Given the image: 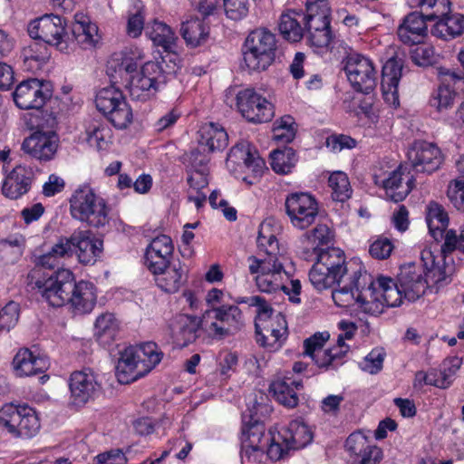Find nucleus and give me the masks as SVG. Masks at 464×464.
<instances>
[{
	"label": "nucleus",
	"mask_w": 464,
	"mask_h": 464,
	"mask_svg": "<svg viewBox=\"0 0 464 464\" xmlns=\"http://www.w3.org/2000/svg\"><path fill=\"white\" fill-rule=\"evenodd\" d=\"M202 325L210 335L222 339L236 334L243 328L244 316L237 305L223 304L207 311Z\"/></svg>",
	"instance_id": "obj_13"
},
{
	"label": "nucleus",
	"mask_w": 464,
	"mask_h": 464,
	"mask_svg": "<svg viewBox=\"0 0 464 464\" xmlns=\"http://www.w3.org/2000/svg\"><path fill=\"white\" fill-rule=\"evenodd\" d=\"M317 261L325 266V271L336 284H340L345 277L357 284L359 280L366 283L370 279V275L363 270L362 264L357 260L346 262L343 252L339 248L321 251Z\"/></svg>",
	"instance_id": "obj_14"
},
{
	"label": "nucleus",
	"mask_w": 464,
	"mask_h": 464,
	"mask_svg": "<svg viewBox=\"0 0 464 464\" xmlns=\"http://www.w3.org/2000/svg\"><path fill=\"white\" fill-rule=\"evenodd\" d=\"M188 160L190 169L188 176V191H202L208 185V167L209 158L198 150H192L189 153Z\"/></svg>",
	"instance_id": "obj_34"
},
{
	"label": "nucleus",
	"mask_w": 464,
	"mask_h": 464,
	"mask_svg": "<svg viewBox=\"0 0 464 464\" xmlns=\"http://www.w3.org/2000/svg\"><path fill=\"white\" fill-rule=\"evenodd\" d=\"M407 158L416 172L431 174L437 171L443 156L440 148L425 140H416L408 149Z\"/></svg>",
	"instance_id": "obj_21"
},
{
	"label": "nucleus",
	"mask_w": 464,
	"mask_h": 464,
	"mask_svg": "<svg viewBox=\"0 0 464 464\" xmlns=\"http://www.w3.org/2000/svg\"><path fill=\"white\" fill-rule=\"evenodd\" d=\"M345 448L352 457L350 464H380L383 457L381 448L372 444L361 431L350 434Z\"/></svg>",
	"instance_id": "obj_25"
},
{
	"label": "nucleus",
	"mask_w": 464,
	"mask_h": 464,
	"mask_svg": "<svg viewBox=\"0 0 464 464\" xmlns=\"http://www.w3.org/2000/svg\"><path fill=\"white\" fill-rule=\"evenodd\" d=\"M302 387V382L292 377H278L270 384V392L279 403L293 408L298 403L296 391Z\"/></svg>",
	"instance_id": "obj_38"
},
{
	"label": "nucleus",
	"mask_w": 464,
	"mask_h": 464,
	"mask_svg": "<svg viewBox=\"0 0 464 464\" xmlns=\"http://www.w3.org/2000/svg\"><path fill=\"white\" fill-rule=\"evenodd\" d=\"M50 109L49 116H59L60 114H76L81 107L80 100L73 102L69 95L53 97L47 99Z\"/></svg>",
	"instance_id": "obj_54"
},
{
	"label": "nucleus",
	"mask_w": 464,
	"mask_h": 464,
	"mask_svg": "<svg viewBox=\"0 0 464 464\" xmlns=\"http://www.w3.org/2000/svg\"><path fill=\"white\" fill-rule=\"evenodd\" d=\"M270 159L273 170L279 174L290 173L298 160L296 152L290 147L273 150Z\"/></svg>",
	"instance_id": "obj_50"
},
{
	"label": "nucleus",
	"mask_w": 464,
	"mask_h": 464,
	"mask_svg": "<svg viewBox=\"0 0 464 464\" xmlns=\"http://www.w3.org/2000/svg\"><path fill=\"white\" fill-rule=\"evenodd\" d=\"M87 141L90 146L95 148L98 151L107 150L111 142V131L108 124L101 122L94 119L86 130Z\"/></svg>",
	"instance_id": "obj_46"
},
{
	"label": "nucleus",
	"mask_w": 464,
	"mask_h": 464,
	"mask_svg": "<svg viewBox=\"0 0 464 464\" xmlns=\"http://www.w3.org/2000/svg\"><path fill=\"white\" fill-rule=\"evenodd\" d=\"M25 125L32 133L23 140L22 151L40 162L53 160L60 143L56 118H29Z\"/></svg>",
	"instance_id": "obj_7"
},
{
	"label": "nucleus",
	"mask_w": 464,
	"mask_h": 464,
	"mask_svg": "<svg viewBox=\"0 0 464 464\" xmlns=\"http://www.w3.org/2000/svg\"><path fill=\"white\" fill-rule=\"evenodd\" d=\"M455 95L453 91H450L446 87H439L430 100V104L436 108L438 112L441 113L444 110L452 106Z\"/></svg>",
	"instance_id": "obj_64"
},
{
	"label": "nucleus",
	"mask_w": 464,
	"mask_h": 464,
	"mask_svg": "<svg viewBox=\"0 0 464 464\" xmlns=\"http://www.w3.org/2000/svg\"><path fill=\"white\" fill-rule=\"evenodd\" d=\"M200 321L196 316L178 314L169 324V334L173 343L179 346H186L197 337Z\"/></svg>",
	"instance_id": "obj_33"
},
{
	"label": "nucleus",
	"mask_w": 464,
	"mask_h": 464,
	"mask_svg": "<svg viewBox=\"0 0 464 464\" xmlns=\"http://www.w3.org/2000/svg\"><path fill=\"white\" fill-rule=\"evenodd\" d=\"M97 301V292L94 285L89 281L81 280L72 283V290L67 301L74 314H90Z\"/></svg>",
	"instance_id": "obj_29"
},
{
	"label": "nucleus",
	"mask_w": 464,
	"mask_h": 464,
	"mask_svg": "<svg viewBox=\"0 0 464 464\" xmlns=\"http://www.w3.org/2000/svg\"><path fill=\"white\" fill-rule=\"evenodd\" d=\"M403 67V60L399 57L398 53L388 59L382 70V89L391 90V88L398 87L401 77Z\"/></svg>",
	"instance_id": "obj_47"
},
{
	"label": "nucleus",
	"mask_w": 464,
	"mask_h": 464,
	"mask_svg": "<svg viewBox=\"0 0 464 464\" xmlns=\"http://www.w3.org/2000/svg\"><path fill=\"white\" fill-rule=\"evenodd\" d=\"M411 8L420 7V12L407 14L398 26L397 34L401 42L408 45H419L428 34L427 21H435L449 10L450 0H406Z\"/></svg>",
	"instance_id": "obj_5"
},
{
	"label": "nucleus",
	"mask_w": 464,
	"mask_h": 464,
	"mask_svg": "<svg viewBox=\"0 0 464 464\" xmlns=\"http://www.w3.org/2000/svg\"><path fill=\"white\" fill-rule=\"evenodd\" d=\"M324 267L316 260L309 271V280L314 287L319 291L331 288L336 284Z\"/></svg>",
	"instance_id": "obj_58"
},
{
	"label": "nucleus",
	"mask_w": 464,
	"mask_h": 464,
	"mask_svg": "<svg viewBox=\"0 0 464 464\" xmlns=\"http://www.w3.org/2000/svg\"><path fill=\"white\" fill-rule=\"evenodd\" d=\"M72 24V34L66 31V22L59 15L44 14L29 23L27 32L33 40H43L52 46H55L63 53L72 49L71 44L76 42L83 49H90L96 45L100 37L98 27L86 17L82 16Z\"/></svg>",
	"instance_id": "obj_2"
},
{
	"label": "nucleus",
	"mask_w": 464,
	"mask_h": 464,
	"mask_svg": "<svg viewBox=\"0 0 464 464\" xmlns=\"http://www.w3.org/2000/svg\"><path fill=\"white\" fill-rule=\"evenodd\" d=\"M29 175L26 168L16 166L3 182V194L11 199H16L25 194L31 185Z\"/></svg>",
	"instance_id": "obj_39"
},
{
	"label": "nucleus",
	"mask_w": 464,
	"mask_h": 464,
	"mask_svg": "<svg viewBox=\"0 0 464 464\" xmlns=\"http://www.w3.org/2000/svg\"><path fill=\"white\" fill-rule=\"evenodd\" d=\"M334 200L344 202L351 198L352 188L348 176L343 171L332 173L328 179Z\"/></svg>",
	"instance_id": "obj_51"
},
{
	"label": "nucleus",
	"mask_w": 464,
	"mask_h": 464,
	"mask_svg": "<svg viewBox=\"0 0 464 464\" xmlns=\"http://www.w3.org/2000/svg\"><path fill=\"white\" fill-rule=\"evenodd\" d=\"M20 306L16 302H8L0 310V331L9 332L18 322Z\"/></svg>",
	"instance_id": "obj_60"
},
{
	"label": "nucleus",
	"mask_w": 464,
	"mask_h": 464,
	"mask_svg": "<svg viewBox=\"0 0 464 464\" xmlns=\"http://www.w3.org/2000/svg\"><path fill=\"white\" fill-rule=\"evenodd\" d=\"M73 252L80 263L94 265L102 251V241L88 230H76L71 235Z\"/></svg>",
	"instance_id": "obj_26"
},
{
	"label": "nucleus",
	"mask_w": 464,
	"mask_h": 464,
	"mask_svg": "<svg viewBox=\"0 0 464 464\" xmlns=\"http://www.w3.org/2000/svg\"><path fill=\"white\" fill-rule=\"evenodd\" d=\"M329 337L328 332L316 333L304 342V355L311 357L320 368L336 367L342 363L341 360L345 355L343 348H323Z\"/></svg>",
	"instance_id": "obj_22"
},
{
	"label": "nucleus",
	"mask_w": 464,
	"mask_h": 464,
	"mask_svg": "<svg viewBox=\"0 0 464 464\" xmlns=\"http://www.w3.org/2000/svg\"><path fill=\"white\" fill-rule=\"evenodd\" d=\"M120 88L111 85L100 90L96 94V108L103 116H109L115 112L121 114V116H132V110L127 103Z\"/></svg>",
	"instance_id": "obj_28"
},
{
	"label": "nucleus",
	"mask_w": 464,
	"mask_h": 464,
	"mask_svg": "<svg viewBox=\"0 0 464 464\" xmlns=\"http://www.w3.org/2000/svg\"><path fill=\"white\" fill-rule=\"evenodd\" d=\"M276 35L266 28L249 33L243 45L244 63L250 72L266 71L275 61Z\"/></svg>",
	"instance_id": "obj_10"
},
{
	"label": "nucleus",
	"mask_w": 464,
	"mask_h": 464,
	"mask_svg": "<svg viewBox=\"0 0 464 464\" xmlns=\"http://www.w3.org/2000/svg\"><path fill=\"white\" fill-rule=\"evenodd\" d=\"M297 16L300 17L301 14L294 11L282 14L280 16L278 29L287 41L298 42L304 35V28L300 25Z\"/></svg>",
	"instance_id": "obj_48"
},
{
	"label": "nucleus",
	"mask_w": 464,
	"mask_h": 464,
	"mask_svg": "<svg viewBox=\"0 0 464 464\" xmlns=\"http://www.w3.org/2000/svg\"><path fill=\"white\" fill-rule=\"evenodd\" d=\"M13 367L19 377L32 376L47 370L49 362L45 357L35 355L29 349L24 348L15 354Z\"/></svg>",
	"instance_id": "obj_35"
},
{
	"label": "nucleus",
	"mask_w": 464,
	"mask_h": 464,
	"mask_svg": "<svg viewBox=\"0 0 464 464\" xmlns=\"http://www.w3.org/2000/svg\"><path fill=\"white\" fill-rule=\"evenodd\" d=\"M439 77L440 82L439 87H446L450 91H453L455 94L459 91H464V74L450 72L445 68H440Z\"/></svg>",
	"instance_id": "obj_62"
},
{
	"label": "nucleus",
	"mask_w": 464,
	"mask_h": 464,
	"mask_svg": "<svg viewBox=\"0 0 464 464\" xmlns=\"http://www.w3.org/2000/svg\"><path fill=\"white\" fill-rule=\"evenodd\" d=\"M374 183L382 186L386 197L394 202L402 201L411 191L414 186V179L408 171L407 167L400 165L385 179L378 175L373 176Z\"/></svg>",
	"instance_id": "obj_24"
},
{
	"label": "nucleus",
	"mask_w": 464,
	"mask_h": 464,
	"mask_svg": "<svg viewBox=\"0 0 464 464\" xmlns=\"http://www.w3.org/2000/svg\"><path fill=\"white\" fill-rule=\"evenodd\" d=\"M143 58L142 52L138 48L111 54L106 64V73L111 85L126 88L130 77L138 69V62Z\"/></svg>",
	"instance_id": "obj_16"
},
{
	"label": "nucleus",
	"mask_w": 464,
	"mask_h": 464,
	"mask_svg": "<svg viewBox=\"0 0 464 464\" xmlns=\"http://www.w3.org/2000/svg\"><path fill=\"white\" fill-rule=\"evenodd\" d=\"M53 94L50 82L30 78L20 82L13 93L15 105L22 110L42 109Z\"/></svg>",
	"instance_id": "obj_18"
},
{
	"label": "nucleus",
	"mask_w": 464,
	"mask_h": 464,
	"mask_svg": "<svg viewBox=\"0 0 464 464\" xmlns=\"http://www.w3.org/2000/svg\"><path fill=\"white\" fill-rule=\"evenodd\" d=\"M24 238L15 236L0 241V262L5 264L14 263L22 255V246Z\"/></svg>",
	"instance_id": "obj_55"
},
{
	"label": "nucleus",
	"mask_w": 464,
	"mask_h": 464,
	"mask_svg": "<svg viewBox=\"0 0 464 464\" xmlns=\"http://www.w3.org/2000/svg\"><path fill=\"white\" fill-rule=\"evenodd\" d=\"M198 148L195 150L202 154L224 150L228 143V135L218 123L208 121L202 123L198 130Z\"/></svg>",
	"instance_id": "obj_30"
},
{
	"label": "nucleus",
	"mask_w": 464,
	"mask_h": 464,
	"mask_svg": "<svg viewBox=\"0 0 464 464\" xmlns=\"http://www.w3.org/2000/svg\"><path fill=\"white\" fill-rule=\"evenodd\" d=\"M141 364V355L137 348L130 346L123 349L115 367L118 381L121 383H130L145 376Z\"/></svg>",
	"instance_id": "obj_31"
},
{
	"label": "nucleus",
	"mask_w": 464,
	"mask_h": 464,
	"mask_svg": "<svg viewBox=\"0 0 464 464\" xmlns=\"http://www.w3.org/2000/svg\"><path fill=\"white\" fill-rule=\"evenodd\" d=\"M226 165L235 178L248 185L254 184L266 169L265 160L247 141H240L231 148Z\"/></svg>",
	"instance_id": "obj_11"
},
{
	"label": "nucleus",
	"mask_w": 464,
	"mask_h": 464,
	"mask_svg": "<svg viewBox=\"0 0 464 464\" xmlns=\"http://www.w3.org/2000/svg\"><path fill=\"white\" fill-rule=\"evenodd\" d=\"M69 388L72 402L75 405H83L100 393L102 382L92 370L84 369L71 374Z\"/></svg>",
	"instance_id": "obj_23"
},
{
	"label": "nucleus",
	"mask_w": 464,
	"mask_h": 464,
	"mask_svg": "<svg viewBox=\"0 0 464 464\" xmlns=\"http://www.w3.org/2000/svg\"><path fill=\"white\" fill-rule=\"evenodd\" d=\"M324 267L316 260L309 271V280L314 287L319 291L331 288L336 284Z\"/></svg>",
	"instance_id": "obj_57"
},
{
	"label": "nucleus",
	"mask_w": 464,
	"mask_h": 464,
	"mask_svg": "<svg viewBox=\"0 0 464 464\" xmlns=\"http://www.w3.org/2000/svg\"><path fill=\"white\" fill-rule=\"evenodd\" d=\"M236 100L237 110L242 116L246 113H255L256 116H275L274 104L254 89L239 91Z\"/></svg>",
	"instance_id": "obj_32"
},
{
	"label": "nucleus",
	"mask_w": 464,
	"mask_h": 464,
	"mask_svg": "<svg viewBox=\"0 0 464 464\" xmlns=\"http://www.w3.org/2000/svg\"><path fill=\"white\" fill-rule=\"evenodd\" d=\"M119 326V321L113 314L104 313L96 318L94 334L101 342L108 343L115 338Z\"/></svg>",
	"instance_id": "obj_49"
},
{
	"label": "nucleus",
	"mask_w": 464,
	"mask_h": 464,
	"mask_svg": "<svg viewBox=\"0 0 464 464\" xmlns=\"http://www.w3.org/2000/svg\"><path fill=\"white\" fill-rule=\"evenodd\" d=\"M357 292L356 307L372 315L381 314L385 307H396L401 304V294L396 283L391 277L379 276L375 280L370 276L364 283L352 282Z\"/></svg>",
	"instance_id": "obj_6"
},
{
	"label": "nucleus",
	"mask_w": 464,
	"mask_h": 464,
	"mask_svg": "<svg viewBox=\"0 0 464 464\" xmlns=\"http://www.w3.org/2000/svg\"><path fill=\"white\" fill-rule=\"evenodd\" d=\"M426 222L430 234L435 240L442 238L449 225V216L442 205L430 201L426 206Z\"/></svg>",
	"instance_id": "obj_42"
},
{
	"label": "nucleus",
	"mask_w": 464,
	"mask_h": 464,
	"mask_svg": "<svg viewBox=\"0 0 464 464\" xmlns=\"http://www.w3.org/2000/svg\"><path fill=\"white\" fill-rule=\"evenodd\" d=\"M455 250L464 253V224L460 227L459 230L449 229L444 236V243L440 248V254L437 256H441L446 262L447 254Z\"/></svg>",
	"instance_id": "obj_56"
},
{
	"label": "nucleus",
	"mask_w": 464,
	"mask_h": 464,
	"mask_svg": "<svg viewBox=\"0 0 464 464\" xmlns=\"http://www.w3.org/2000/svg\"><path fill=\"white\" fill-rule=\"evenodd\" d=\"M288 444L280 430L265 434L263 427H253L242 441L241 458L243 461L246 459L249 462H259L266 452L272 460H279L293 450Z\"/></svg>",
	"instance_id": "obj_9"
},
{
	"label": "nucleus",
	"mask_w": 464,
	"mask_h": 464,
	"mask_svg": "<svg viewBox=\"0 0 464 464\" xmlns=\"http://www.w3.org/2000/svg\"><path fill=\"white\" fill-rule=\"evenodd\" d=\"M156 285L167 293H176L186 280L187 268L179 261L169 263L160 272H151Z\"/></svg>",
	"instance_id": "obj_37"
},
{
	"label": "nucleus",
	"mask_w": 464,
	"mask_h": 464,
	"mask_svg": "<svg viewBox=\"0 0 464 464\" xmlns=\"http://www.w3.org/2000/svg\"><path fill=\"white\" fill-rule=\"evenodd\" d=\"M74 276L70 269H58L44 281H37L36 286L43 298L53 307L67 304Z\"/></svg>",
	"instance_id": "obj_20"
},
{
	"label": "nucleus",
	"mask_w": 464,
	"mask_h": 464,
	"mask_svg": "<svg viewBox=\"0 0 464 464\" xmlns=\"http://www.w3.org/2000/svg\"><path fill=\"white\" fill-rule=\"evenodd\" d=\"M179 32L186 44L196 48L208 41L209 26L203 19L196 17L183 22Z\"/></svg>",
	"instance_id": "obj_41"
},
{
	"label": "nucleus",
	"mask_w": 464,
	"mask_h": 464,
	"mask_svg": "<svg viewBox=\"0 0 464 464\" xmlns=\"http://www.w3.org/2000/svg\"><path fill=\"white\" fill-rule=\"evenodd\" d=\"M69 203L71 216L75 220L96 228L103 227L110 222V206L89 185L77 188Z\"/></svg>",
	"instance_id": "obj_8"
},
{
	"label": "nucleus",
	"mask_w": 464,
	"mask_h": 464,
	"mask_svg": "<svg viewBox=\"0 0 464 464\" xmlns=\"http://www.w3.org/2000/svg\"><path fill=\"white\" fill-rule=\"evenodd\" d=\"M273 140L283 144L292 142L297 132L294 118H277L273 122Z\"/></svg>",
	"instance_id": "obj_52"
},
{
	"label": "nucleus",
	"mask_w": 464,
	"mask_h": 464,
	"mask_svg": "<svg viewBox=\"0 0 464 464\" xmlns=\"http://www.w3.org/2000/svg\"><path fill=\"white\" fill-rule=\"evenodd\" d=\"M350 285H344L334 290L332 294L333 299L338 306L354 307L357 304V292L351 279H348Z\"/></svg>",
	"instance_id": "obj_59"
},
{
	"label": "nucleus",
	"mask_w": 464,
	"mask_h": 464,
	"mask_svg": "<svg viewBox=\"0 0 464 464\" xmlns=\"http://www.w3.org/2000/svg\"><path fill=\"white\" fill-rule=\"evenodd\" d=\"M450 2L449 10L445 14L436 18V23L431 28V34L443 40H450L464 34V14L450 13Z\"/></svg>",
	"instance_id": "obj_36"
},
{
	"label": "nucleus",
	"mask_w": 464,
	"mask_h": 464,
	"mask_svg": "<svg viewBox=\"0 0 464 464\" xmlns=\"http://www.w3.org/2000/svg\"><path fill=\"white\" fill-rule=\"evenodd\" d=\"M174 251L172 239L167 235L154 237L146 247L145 265L150 272H160L169 263Z\"/></svg>",
	"instance_id": "obj_27"
},
{
	"label": "nucleus",
	"mask_w": 464,
	"mask_h": 464,
	"mask_svg": "<svg viewBox=\"0 0 464 464\" xmlns=\"http://www.w3.org/2000/svg\"><path fill=\"white\" fill-rule=\"evenodd\" d=\"M0 426L16 437L32 438L39 432L41 423L34 408L6 403L0 409Z\"/></svg>",
	"instance_id": "obj_12"
},
{
	"label": "nucleus",
	"mask_w": 464,
	"mask_h": 464,
	"mask_svg": "<svg viewBox=\"0 0 464 464\" xmlns=\"http://www.w3.org/2000/svg\"><path fill=\"white\" fill-rule=\"evenodd\" d=\"M279 232L280 227L273 218L265 219L259 226L256 239L259 256H250L246 259L248 271L257 289L263 293H276L285 288V283L290 279L283 264L277 239Z\"/></svg>",
	"instance_id": "obj_1"
},
{
	"label": "nucleus",
	"mask_w": 464,
	"mask_h": 464,
	"mask_svg": "<svg viewBox=\"0 0 464 464\" xmlns=\"http://www.w3.org/2000/svg\"><path fill=\"white\" fill-rule=\"evenodd\" d=\"M146 34L155 45L162 47L165 52H174L178 37L168 24L155 20L151 25L147 26Z\"/></svg>",
	"instance_id": "obj_45"
},
{
	"label": "nucleus",
	"mask_w": 464,
	"mask_h": 464,
	"mask_svg": "<svg viewBox=\"0 0 464 464\" xmlns=\"http://www.w3.org/2000/svg\"><path fill=\"white\" fill-rule=\"evenodd\" d=\"M304 29L306 32L330 27V7L327 0H316L306 5Z\"/></svg>",
	"instance_id": "obj_40"
},
{
	"label": "nucleus",
	"mask_w": 464,
	"mask_h": 464,
	"mask_svg": "<svg viewBox=\"0 0 464 464\" xmlns=\"http://www.w3.org/2000/svg\"><path fill=\"white\" fill-rule=\"evenodd\" d=\"M447 197L458 211L464 212V179L451 181L447 188Z\"/></svg>",
	"instance_id": "obj_63"
},
{
	"label": "nucleus",
	"mask_w": 464,
	"mask_h": 464,
	"mask_svg": "<svg viewBox=\"0 0 464 464\" xmlns=\"http://www.w3.org/2000/svg\"><path fill=\"white\" fill-rule=\"evenodd\" d=\"M280 431L293 450L303 449L313 440L312 430L300 420L291 421L286 428L281 429Z\"/></svg>",
	"instance_id": "obj_44"
},
{
	"label": "nucleus",
	"mask_w": 464,
	"mask_h": 464,
	"mask_svg": "<svg viewBox=\"0 0 464 464\" xmlns=\"http://www.w3.org/2000/svg\"><path fill=\"white\" fill-rule=\"evenodd\" d=\"M285 206L291 224L298 229L310 227L318 216V203L311 194L306 192L289 194L285 198Z\"/></svg>",
	"instance_id": "obj_17"
},
{
	"label": "nucleus",
	"mask_w": 464,
	"mask_h": 464,
	"mask_svg": "<svg viewBox=\"0 0 464 464\" xmlns=\"http://www.w3.org/2000/svg\"><path fill=\"white\" fill-rule=\"evenodd\" d=\"M249 5V0H223L224 13L232 21H240L246 17Z\"/></svg>",
	"instance_id": "obj_61"
},
{
	"label": "nucleus",
	"mask_w": 464,
	"mask_h": 464,
	"mask_svg": "<svg viewBox=\"0 0 464 464\" xmlns=\"http://www.w3.org/2000/svg\"><path fill=\"white\" fill-rule=\"evenodd\" d=\"M240 303L256 308L255 320L256 343L269 352L281 349L288 336L285 317L280 312L275 311L266 299L259 295L246 297Z\"/></svg>",
	"instance_id": "obj_4"
},
{
	"label": "nucleus",
	"mask_w": 464,
	"mask_h": 464,
	"mask_svg": "<svg viewBox=\"0 0 464 464\" xmlns=\"http://www.w3.org/2000/svg\"><path fill=\"white\" fill-rule=\"evenodd\" d=\"M164 78L160 63L149 61L140 72L132 74L126 88L132 100L146 101L157 92L159 83L164 82Z\"/></svg>",
	"instance_id": "obj_15"
},
{
	"label": "nucleus",
	"mask_w": 464,
	"mask_h": 464,
	"mask_svg": "<svg viewBox=\"0 0 464 464\" xmlns=\"http://www.w3.org/2000/svg\"><path fill=\"white\" fill-rule=\"evenodd\" d=\"M49 45L43 40H34L23 49L24 63L29 70H39L49 61L51 57Z\"/></svg>",
	"instance_id": "obj_43"
},
{
	"label": "nucleus",
	"mask_w": 464,
	"mask_h": 464,
	"mask_svg": "<svg viewBox=\"0 0 464 464\" xmlns=\"http://www.w3.org/2000/svg\"><path fill=\"white\" fill-rule=\"evenodd\" d=\"M344 71L355 91L369 93L376 87L377 72L369 58L359 53L350 54Z\"/></svg>",
	"instance_id": "obj_19"
},
{
	"label": "nucleus",
	"mask_w": 464,
	"mask_h": 464,
	"mask_svg": "<svg viewBox=\"0 0 464 464\" xmlns=\"http://www.w3.org/2000/svg\"><path fill=\"white\" fill-rule=\"evenodd\" d=\"M420 260L424 267V278L420 273L411 267L401 269L400 273L396 288L401 294V304L403 297L414 302L423 295L428 288L435 287L438 290L451 281L453 265L445 262L441 256H435L430 248H425L420 252Z\"/></svg>",
	"instance_id": "obj_3"
},
{
	"label": "nucleus",
	"mask_w": 464,
	"mask_h": 464,
	"mask_svg": "<svg viewBox=\"0 0 464 464\" xmlns=\"http://www.w3.org/2000/svg\"><path fill=\"white\" fill-rule=\"evenodd\" d=\"M137 350L141 355L142 364L140 367L146 374L154 369L162 361L164 356L158 344L153 342L144 343Z\"/></svg>",
	"instance_id": "obj_53"
}]
</instances>
